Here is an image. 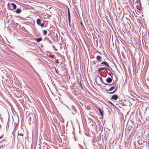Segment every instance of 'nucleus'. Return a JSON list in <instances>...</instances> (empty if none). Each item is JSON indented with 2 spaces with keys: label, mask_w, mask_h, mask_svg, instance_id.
<instances>
[{
  "label": "nucleus",
  "mask_w": 149,
  "mask_h": 149,
  "mask_svg": "<svg viewBox=\"0 0 149 149\" xmlns=\"http://www.w3.org/2000/svg\"><path fill=\"white\" fill-rule=\"evenodd\" d=\"M116 83L115 85L113 86H111L109 89H103L104 91H106L107 93L109 94H113L115 93L117 90L118 86L116 87L115 88V86L116 85Z\"/></svg>",
  "instance_id": "obj_1"
},
{
  "label": "nucleus",
  "mask_w": 149,
  "mask_h": 149,
  "mask_svg": "<svg viewBox=\"0 0 149 149\" xmlns=\"http://www.w3.org/2000/svg\"><path fill=\"white\" fill-rule=\"evenodd\" d=\"M42 21L40 18L37 19L36 21L37 24L38 25L40 26L42 28H43L46 26H45V24L44 22L42 23Z\"/></svg>",
  "instance_id": "obj_2"
},
{
  "label": "nucleus",
  "mask_w": 149,
  "mask_h": 149,
  "mask_svg": "<svg viewBox=\"0 0 149 149\" xmlns=\"http://www.w3.org/2000/svg\"><path fill=\"white\" fill-rule=\"evenodd\" d=\"M136 3H137V5L136 6V8L139 11H142L141 5L140 0H137Z\"/></svg>",
  "instance_id": "obj_3"
},
{
  "label": "nucleus",
  "mask_w": 149,
  "mask_h": 149,
  "mask_svg": "<svg viewBox=\"0 0 149 149\" xmlns=\"http://www.w3.org/2000/svg\"><path fill=\"white\" fill-rule=\"evenodd\" d=\"M68 16L69 25L70 27H71L70 13V10L69 8H68Z\"/></svg>",
  "instance_id": "obj_4"
},
{
  "label": "nucleus",
  "mask_w": 149,
  "mask_h": 149,
  "mask_svg": "<svg viewBox=\"0 0 149 149\" xmlns=\"http://www.w3.org/2000/svg\"><path fill=\"white\" fill-rule=\"evenodd\" d=\"M101 64L104 65L106 67L109 68H110L111 69V68L110 67L108 63L106 61H102L101 63Z\"/></svg>",
  "instance_id": "obj_5"
},
{
  "label": "nucleus",
  "mask_w": 149,
  "mask_h": 149,
  "mask_svg": "<svg viewBox=\"0 0 149 149\" xmlns=\"http://www.w3.org/2000/svg\"><path fill=\"white\" fill-rule=\"evenodd\" d=\"M77 83H78V84L79 85L81 90H82L84 91L85 92H86L85 90H84V89L83 87L82 84L81 82V81L80 79H77Z\"/></svg>",
  "instance_id": "obj_6"
},
{
  "label": "nucleus",
  "mask_w": 149,
  "mask_h": 149,
  "mask_svg": "<svg viewBox=\"0 0 149 149\" xmlns=\"http://www.w3.org/2000/svg\"><path fill=\"white\" fill-rule=\"evenodd\" d=\"M134 126V124L132 122V121H131V123L130 124L127 128V130L129 131L128 132V133H129L131 131V130H132V128L133 127V126Z\"/></svg>",
  "instance_id": "obj_7"
},
{
  "label": "nucleus",
  "mask_w": 149,
  "mask_h": 149,
  "mask_svg": "<svg viewBox=\"0 0 149 149\" xmlns=\"http://www.w3.org/2000/svg\"><path fill=\"white\" fill-rule=\"evenodd\" d=\"M98 109L99 111L100 115L103 117L104 115V111L102 108L101 107H99L98 108Z\"/></svg>",
  "instance_id": "obj_8"
},
{
  "label": "nucleus",
  "mask_w": 149,
  "mask_h": 149,
  "mask_svg": "<svg viewBox=\"0 0 149 149\" xmlns=\"http://www.w3.org/2000/svg\"><path fill=\"white\" fill-rule=\"evenodd\" d=\"M96 59L97 60L96 61L97 63L100 62L102 61V58L101 56L100 55H97L96 56Z\"/></svg>",
  "instance_id": "obj_9"
},
{
  "label": "nucleus",
  "mask_w": 149,
  "mask_h": 149,
  "mask_svg": "<svg viewBox=\"0 0 149 149\" xmlns=\"http://www.w3.org/2000/svg\"><path fill=\"white\" fill-rule=\"evenodd\" d=\"M44 41H47L48 43H50L51 45L52 44V42L49 38H48V37H45L44 39Z\"/></svg>",
  "instance_id": "obj_10"
},
{
  "label": "nucleus",
  "mask_w": 149,
  "mask_h": 149,
  "mask_svg": "<svg viewBox=\"0 0 149 149\" xmlns=\"http://www.w3.org/2000/svg\"><path fill=\"white\" fill-rule=\"evenodd\" d=\"M118 98V95H117L115 94L113 95L111 97V99L113 100H116Z\"/></svg>",
  "instance_id": "obj_11"
},
{
  "label": "nucleus",
  "mask_w": 149,
  "mask_h": 149,
  "mask_svg": "<svg viewBox=\"0 0 149 149\" xmlns=\"http://www.w3.org/2000/svg\"><path fill=\"white\" fill-rule=\"evenodd\" d=\"M112 80L113 79L112 78L108 77L106 79V81L108 83H110L112 82Z\"/></svg>",
  "instance_id": "obj_12"
},
{
  "label": "nucleus",
  "mask_w": 149,
  "mask_h": 149,
  "mask_svg": "<svg viewBox=\"0 0 149 149\" xmlns=\"http://www.w3.org/2000/svg\"><path fill=\"white\" fill-rule=\"evenodd\" d=\"M7 7L9 10H13L12 5L10 3H8L7 4Z\"/></svg>",
  "instance_id": "obj_13"
},
{
  "label": "nucleus",
  "mask_w": 149,
  "mask_h": 149,
  "mask_svg": "<svg viewBox=\"0 0 149 149\" xmlns=\"http://www.w3.org/2000/svg\"><path fill=\"white\" fill-rule=\"evenodd\" d=\"M35 40L37 42H39L42 40V37H40L38 38H35Z\"/></svg>",
  "instance_id": "obj_14"
},
{
  "label": "nucleus",
  "mask_w": 149,
  "mask_h": 149,
  "mask_svg": "<svg viewBox=\"0 0 149 149\" xmlns=\"http://www.w3.org/2000/svg\"><path fill=\"white\" fill-rule=\"evenodd\" d=\"M22 11V10L21 9L19 8H18L15 11V12L19 14Z\"/></svg>",
  "instance_id": "obj_15"
},
{
  "label": "nucleus",
  "mask_w": 149,
  "mask_h": 149,
  "mask_svg": "<svg viewBox=\"0 0 149 149\" xmlns=\"http://www.w3.org/2000/svg\"><path fill=\"white\" fill-rule=\"evenodd\" d=\"M114 82L112 83V84H109V83H104V84L105 85H107L109 87H111V86L113 84H114Z\"/></svg>",
  "instance_id": "obj_16"
},
{
  "label": "nucleus",
  "mask_w": 149,
  "mask_h": 149,
  "mask_svg": "<svg viewBox=\"0 0 149 149\" xmlns=\"http://www.w3.org/2000/svg\"><path fill=\"white\" fill-rule=\"evenodd\" d=\"M80 24L81 25V26H82V27L83 29L84 30H85L86 31H87L86 30L85 27L83 25V23L81 21L80 22Z\"/></svg>",
  "instance_id": "obj_17"
},
{
  "label": "nucleus",
  "mask_w": 149,
  "mask_h": 149,
  "mask_svg": "<svg viewBox=\"0 0 149 149\" xmlns=\"http://www.w3.org/2000/svg\"><path fill=\"white\" fill-rule=\"evenodd\" d=\"M26 61L28 63V64H26L27 65H29L32 70H34V68L31 65L30 63L27 60H26Z\"/></svg>",
  "instance_id": "obj_18"
},
{
  "label": "nucleus",
  "mask_w": 149,
  "mask_h": 149,
  "mask_svg": "<svg viewBox=\"0 0 149 149\" xmlns=\"http://www.w3.org/2000/svg\"><path fill=\"white\" fill-rule=\"evenodd\" d=\"M11 4L12 5L13 9H15L17 8V6L15 3H11Z\"/></svg>",
  "instance_id": "obj_19"
},
{
  "label": "nucleus",
  "mask_w": 149,
  "mask_h": 149,
  "mask_svg": "<svg viewBox=\"0 0 149 149\" xmlns=\"http://www.w3.org/2000/svg\"><path fill=\"white\" fill-rule=\"evenodd\" d=\"M105 68H106L105 67H102L101 68H99L98 69V70H97V71L98 72H100V70H104V69Z\"/></svg>",
  "instance_id": "obj_20"
},
{
  "label": "nucleus",
  "mask_w": 149,
  "mask_h": 149,
  "mask_svg": "<svg viewBox=\"0 0 149 149\" xmlns=\"http://www.w3.org/2000/svg\"><path fill=\"white\" fill-rule=\"evenodd\" d=\"M71 108L72 109V110L73 111H74L75 112V113H76V111L75 107L74 106L72 105V106Z\"/></svg>",
  "instance_id": "obj_21"
},
{
  "label": "nucleus",
  "mask_w": 149,
  "mask_h": 149,
  "mask_svg": "<svg viewBox=\"0 0 149 149\" xmlns=\"http://www.w3.org/2000/svg\"><path fill=\"white\" fill-rule=\"evenodd\" d=\"M137 142H138V144L139 145H140L141 144H143V143H144L145 142V141H144V140H143V142H140V141L138 140Z\"/></svg>",
  "instance_id": "obj_22"
},
{
  "label": "nucleus",
  "mask_w": 149,
  "mask_h": 149,
  "mask_svg": "<svg viewBox=\"0 0 149 149\" xmlns=\"http://www.w3.org/2000/svg\"><path fill=\"white\" fill-rule=\"evenodd\" d=\"M18 136H22V138H21L20 139H22L23 140V139H24V138H23L24 134H22V133H18Z\"/></svg>",
  "instance_id": "obj_23"
},
{
  "label": "nucleus",
  "mask_w": 149,
  "mask_h": 149,
  "mask_svg": "<svg viewBox=\"0 0 149 149\" xmlns=\"http://www.w3.org/2000/svg\"><path fill=\"white\" fill-rule=\"evenodd\" d=\"M97 77H99V79H100V81L102 82V83H103L104 84V83H104V81H103V79H102V78L101 77H100L99 76V75Z\"/></svg>",
  "instance_id": "obj_24"
},
{
  "label": "nucleus",
  "mask_w": 149,
  "mask_h": 149,
  "mask_svg": "<svg viewBox=\"0 0 149 149\" xmlns=\"http://www.w3.org/2000/svg\"><path fill=\"white\" fill-rule=\"evenodd\" d=\"M42 31H43V35H46L47 33V31L46 30H43Z\"/></svg>",
  "instance_id": "obj_25"
},
{
  "label": "nucleus",
  "mask_w": 149,
  "mask_h": 149,
  "mask_svg": "<svg viewBox=\"0 0 149 149\" xmlns=\"http://www.w3.org/2000/svg\"><path fill=\"white\" fill-rule=\"evenodd\" d=\"M107 69L110 72H114V71L112 70V69H111L109 68H107Z\"/></svg>",
  "instance_id": "obj_26"
},
{
  "label": "nucleus",
  "mask_w": 149,
  "mask_h": 149,
  "mask_svg": "<svg viewBox=\"0 0 149 149\" xmlns=\"http://www.w3.org/2000/svg\"><path fill=\"white\" fill-rule=\"evenodd\" d=\"M108 102L109 103H110L112 105L115 107V106L114 105V104L112 102H111V101H110V100H108Z\"/></svg>",
  "instance_id": "obj_27"
},
{
  "label": "nucleus",
  "mask_w": 149,
  "mask_h": 149,
  "mask_svg": "<svg viewBox=\"0 0 149 149\" xmlns=\"http://www.w3.org/2000/svg\"><path fill=\"white\" fill-rule=\"evenodd\" d=\"M86 109L87 110H90L91 109V107L90 106H87L86 107Z\"/></svg>",
  "instance_id": "obj_28"
},
{
  "label": "nucleus",
  "mask_w": 149,
  "mask_h": 149,
  "mask_svg": "<svg viewBox=\"0 0 149 149\" xmlns=\"http://www.w3.org/2000/svg\"><path fill=\"white\" fill-rule=\"evenodd\" d=\"M121 53L122 55L123 56V58H125V54L124 53V52H122Z\"/></svg>",
  "instance_id": "obj_29"
},
{
  "label": "nucleus",
  "mask_w": 149,
  "mask_h": 149,
  "mask_svg": "<svg viewBox=\"0 0 149 149\" xmlns=\"http://www.w3.org/2000/svg\"><path fill=\"white\" fill-rule=\"evenodd\" d=\"M143 147V146H141L139 147H137L136 148V149H142Z\"/></svg>",
  "instance_id": "obj_30"
},
{
  "label": "nucleus",
  "mask_w": 149,
  "mask_h": 149,
  "mask_svg": "<svg viewBox=\"0 0 149 149\" xmlns=\"http://www.w3.org/2000/svg\"><path fill=\"white\" fill-rule=\"evenodd\" d=\"M56 63L57 64H59L60 63L58 61V59H57L55 61Z\"/></svg>",
  "instance_id": "obj_31"
},
{
  "label": "nucleus",
  "mask_w": 149,
  "mask_h": 149,
  "mask_svg": "<svg viewBox=\"0 0 149 149\" xmlns=\"http://www.w3.org/2000/svg\"><path fill=\"white\" fill-rule=\"evenodd\" d=\"M33 70L36 73V74L38 76H39V74H38L37 73V72L34 69V70Z\"/></svg>",
  "instance_id": "obj_32"
},
{
  "label": "nucleus",
  "mask_w": 149,
  "mask_h": 149,
  "mask_svg": "<svg viewBox=\"0 0 149 149\" xmlns=\"http://www.w3.org/2000/svg\"><path fill=\"white\" fill-rule=\"evenodd\" d=\"M133 144H134V146L135 149H136L137 147H136V145L135 143V142H134L133 143Z\"/></svg>",
  "instance_id": "obj_33"
},
{
  "label": "nucleus",
  "mask_w": 149,
  "mask_h": 149,
  "mask_svg": "<svg viewBox=\"0 0 149 149\" xmlns=\"http://www.w3.org/2000/svg\"><path fill=\"white\" fill-rule=\"evenodd\" d=\"M55 72H56V73L59 74L58 73V70H57L56 69V68H55Z\"/></svg>",
  "instance_id": "obj_34"
},
{
  "label": "nucleus",
  "mask_w": 149,
  "mask_h": 149,
  "mask_svg": "<svg viewBox=\"0 0 149 149\" xmlns=\"http://www.w3.org/2000/svg\"><path fill=\"white\" fill-rule=\"evenodd\" d=\"M52 47H53V48L54 49H56V51H57V49H56L55 47L54 46V45H52Z\"/></svg>",
  "instance_id": "obj_35"
},
{
  "label": "nucleus",
  "mask_w": 149,
  "mask_h": 149,
  "mask_svg": "<svg viewBox=\"0 0 149 149\" xmlns=\"http://www.w3.org/2000/svg\"><path fill=\"white\" fill-rule=\"evenodd\" d=\"M96 61H94L93 63L94 64V65H95L96 64Z\"/></svg>",
  "instance_id": "obj_36"
},
{
  "label": "nucleus",
  "mask_w": 149,
  "mask_h": 149,
  "mask_svg": "<svg viewBox=\"0 0 149 149\" xmlns=\"http://www.w3.org/2000/svg\"><path fill=\"white\" fill-rule=\"evenodd\" d=\"M115 107H116V108L118 111H120L119 109L117 107H116V106Z\"/></svg>",
  "instance_id": "obj_37"
},
{
  "label": "nucleus",
  "mask_w": 149,
  "mask_h": 149,
  "mask_svg": "<svg viewBox=\"0 0 149 149\" xmlns=\"http://www.w3.org/2000/svg\"><path fill=\"white\" fill-rule=\"evenodd\" d=\"M3 136L1 135L0 137V139H2L3 138Z\"/></svg>",
  "instance_id": "obj_38"
},
{
  "label": "nucleus",
  "mask_w": 149,
  "mask_h": 149,
  "mask_svg": "<svg viewBox=\"0 0 149 149\" xmlns=\"http://www.w3.org/2000/svg\"><path fill=\"white\" fill-rule=\"evenodd\" d=\"M102 65H99L98 64L97 65V67H100V66H102Z\"/></svg>",
  "instance_id": "obj_39"
},
{
  "label": "nucleus",
  "mask_w": 149,
  "mask_h": 149,
  "mask_svg": "<svg viewBox=\"0 0 149 149\" xmlns=\"http://www.w3.org/2000/svg\"><path fill=\"white\" fill-rule=\"evenodd\" d=\"M41 47L42 48H43V46L42 44H41Z\"/></svg>",
  "instance_id": "obj_40"
},
{
  "label": "nucleus",
  "mask_w": 149,
  "mask_h": 149,
  "mask_svg": "<svg viewBox=\"0 0 149 149\" xmlns=\"http://www.w3.org/2000/svg\"><path fill=\"white\" fill-rule=\"evenodd\" d=\"M16 126H15V127L14 128V130H16Z\"/></svg>",
  "instance_id": "obj_41"
},
{
  "label": "nucleus",
  "mask_w": 149,
  "mask_h": 149,
  "mask_svg": "<svg viewBox=\"0 0 149 149\" xmlns=\"http://www.w3.org/2000/svg\"><path fill=\"white\" fill-rule=\"evenodd\" d=\"M107 74H106L104 76V77H106V76H107Z\"/></svg>",
  "instance_id": "obj_42"
},
{
  "label": "nucleus",
  "mask_w": 149,
  "mask_h": 149,
  "mask_svg": "<svg viewBox=\"0 0 149 149\" xmlns=\"http://www.w3.org/2000/svg\"><path fill=\"white\" fill-rule=\"evenodd\" d=\"M0 96H2V94L0 92Z\"/></svg>",
  "instance_id": "obj_43"
},
{
  "label": "nucleus",
  "mask_w": 149,
  "mask_h": 149,
  "mask_svg": "<svg viewBox=\"0 0 149 149\" xmlns=\"http://www.w3.org/2000/svg\"><path fill=\"white\" fill-rule=\"evenodd\" d=\"M16 24H17V25H19V26H20V25H19L18 23H16Z\"/></svg>",
  "instance_id": "obj_44"
},
{
  "label": "nucleus",
  "mask_w": 149,
  "mask_h": 149,
  "mask_svg": "<svg viewBox=\"0 0 149 149\" xmlns=\"http://www.w3.org/2000/svg\"><path fill=\"white\" fill-rule=\"evenodd\" d=\"M96 42H97V46L98 45V43H97L98 40H97L96 41Z\"/></svg>",
  "instance_id": "obj_45"
},
{
  "label": "nucleus",
  "mask_w": 149,
  "mask_h": 149,
  "mask_svg": "<svg viewBox=\"0 0 149 149\" xmlns=\"http://www.w3.org/2000/svg\"><path fill=\"white\" fill-rule=\"evenodd\" d=\"M67 107L68 108V109H69L70 110H71V109H70L69 108L68 106H67Z\"/></svg>",
  "instance_id": "obj_46"
},
{
  "label": "nucleus",
  "mask_w": 149,
  "mask_h": 149,
  "mask_svg": "<svg viewBox=\"0 0 149 149\" xmlns=\"http://www.w3.org/2000/svg\"><path fill=\"white\" fill-rule=\"evenodd\" d=\"M9 22V20H8V23Z\"/></svg>",
  "instance_id": "obj_47"
},
{
  "label": "nucleus",
  "mask_w": 149,
  "mask_h": 149,
  "mask_svg": "<svg viewBox=\"0 0 149 149\" xmlns=\"http://www.w3.org/2000/svg\"><path fill=\"white\" fill-rule=\"evenodd\" d=\"M122 104H123V106H124V105H123V104H124V102H123Z\"/></svg>",
  "instance_id": "obj_48"
},
{
  "label": "nucleus",
  "mask_w": 149,
  "mask_h": 149,
  "mask_svg": "<svg viewBox=\"0 0 149 149\" xmlns=\"http://www.w3.org/2000/svg\"><path fill=\"white\" fill-rule=\"evenodd\" d=\"M93 88H94V89H96V90H97V89L96 88H94V87H93Z\"/></svg>",
  "instance_id": "obj_49"
},
{
  "label": "nucleus",
  "mask_w": 149,
  "mask_h": 149,
  "mask_svg": "<svg viewBox=\"0 0 149 149\" xmlns=\"http://www.w3.org/2000/svg\"><path fill=\"white\" fill-rule=\"evenodd\" d=\"M56 36H57V33H56Z\"/></svg>",
  "instance_id": "obj_50"
},
{
  "label": "nucleus",
  "mask_w": 149,
  "mask_h": 149,
  "mask_svg": "<svg viewBox=\"0 0 149 149\" xmlns=\"http://www.w3.org/2000/svg\"><path fill=\"white\" fill-rule=\"evenodd\" d=\"M146 144H147V141H146Z\"/></svg>",
  "instance_id": "obj_51"
},
{
  "label": "nucleus",
  "mask_w": 149,
  "mask_h": 149,
  "mask_svg": "<svg viewBox=\"0 0 149 149\" xmlns=\"http://www.w3.org/2000/svg\"><path fill=\"white\" fill-rule=\"evenodd\" d=\"M14 136L15 137V134H14L13 135V136Z\"/></svg>",
  "instance_id": "obj_52"
},
{
  "label": "nucleus",
  "mask_w": 149,
  "mask_h": 149,
  "mask_svg": "<svg viewBox=\"0 0 149 149\" xmlns=\"http://www.w3.org/2000/svg\"><path fill=\"white\" fill-rule=\"evenodd\" d=\"M115 77H116V78H117V76H115Z\"/></svg>",
  "instance_id": "obj_53"
},
{
  "label": "nucleus",
  "mask_w": 149,
  "mask_h": 149,
  "mask_svg": "<svg viewBox=\"0 0 149 149\" xmlns=\"http://www.w3.org/2000/svg\"><path fill=\"white\" fill-rule=\"evenodd\" d=\"M1 127V125H0V128Z\"/></svg>",
  "instance_id": "obj_54"
},
{
  "label": "nucleus",
  "mask_w": 149,
  "mask_h": 149,
  "mask_svg": "<svg viewBox=\"0 0 149 149\" xmlns=\"http://www.w3.org/2000/svg\"><path fill=\"white\" fill-rule=\"evenodd\" d=\"M139 64H137V65H138V66H139Z\"/></svg>",
  "instance_id": "obj_55"
},
{
  "label": "nucleus",
  "mask_w": 149,
  "mask_h": 149,
  "mask_svg": "<svg viewBox=\"0 0 149 149\" xmlns=\"http://www.w3.org/2000/svg\"><path fill=\"white\" fill-rule=\"evenodd\" d=\"M72 114H73V115H74V114L72 112Z\"/></svg>",
  "instance_id": "obj_56"
},
{
  "label": "nucleus",
  "mask_w": 149,
  "mask_h": 149,
  "mask_svg": "<svg viewBox=\"0 0 149 149\" xmlns=\"http://www.w3.org/2000/svg\"><path fill=\"white\" fill-rule=\"evenodd\" d=\"M106 72L107 73H108V71H106Z\"/></svg>",
  "instance_id": "obj_57"
},
{
  "label": "nucleus",
  "mask_w": 149,
  "mask_h": 149,
  "mask_svg": "<svg viewBox=\"0 0 149 149\" xmlns=\"http://www.w3.org/2000/svg\"><path fill=\"white\" fill-rule=\"evenodd\" d=\"M97 84L99 85V84H98V83H97ZM99 85H100V84H99Z\"/></svg>",
  "instance_id": "obj_58"
},
{
  "label": "nucleus",
  "mask_w": 149,
  "mask_h": 149,
  "mask_svg": "<svg viewBox=\"0 0 149 149\" xmlns=\"http://www.w3.org/2000/svg\"><path fill=\"white\" fill-rule=\"evenodd\" d=\"M13 132H14V131H13V132H12V134H13Z\"/></svg>",
  "instance_id": "obj_59"
},
{
  "label": "nucleus",
  "mask_w": 149,
  "mask_h": 149,
  "mask_svg": "<svg viewBox=\"0 0 149 149\" xmlns=\"http://www.w3.org/2000/svg\"><path fill=\"white\" fill-rule=\"evenodd\" d=\"M111 73L113 75V74L112 73Z\"/></svg>",
  "instance_id": "obj_60"
},
{
  "label": "nucleus",
  "mask_w": 149,
  "mask_h": 149,
  "mask_svg": "<svg viewBox=\"0 0 149 149\" xmlns=\"http://www.w3.org/2000/svg\"><path fill=\"white\" fill-rule=\"evenodd\" d=\"M119 107H120V106H119Z\"/></svg>",
  "instance_id": "obj_61"
},
{
  "label": "nucleus",
  "mask_w": 149,
  "mask_h": 149,
  "mask_svg": "<svg viewBox=\"0 0 149 149\" xmlns=\"http://www.w3.org/2000/svg\"><path fill=\"white\" fill-rule=\"evenodd\" d=\"M30 119H31V117H30V118H29V119H30Z\"/></svg>",
  "instance_id": "obj_62"
},
{
  "label": "nucleus",
  "mask_w": 149,
  "mask_h": 149,
  "mask_svg": "<svg viewBox=\"0 0 149 149\" xmlns=\"http://www.w3.org/2000/svg\"><path fill=\"white\" fill-rule=\"evenodd\" d=\"M148 144H149V143L148 142ZM148 145H149V144H148Z\"/></svg>",
  "instance_id": "obj_63"
}]
</instances>
